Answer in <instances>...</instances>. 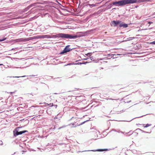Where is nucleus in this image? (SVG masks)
Returning a JSON list of instances; mask_svg holds the SVG:
<instances>
[{
	"label": "nucleus",
	"mask_w": 155,
	"mask_h": 155,
	"mask_svg": "<svg viewBox=\"0 0 155 155\" xmlns=\"http://www.w3.org/2000/svg\"><path fill=\"white\" fill-rule=\"evenodd\" d=\"M51 38H76L78 37V36L76 35H72L68 34H65L63 33H60L57 34L55 35H53L52 36H51Z\"/></svg>",
	"instance_id": "f257e3e1"
},
{
	"label": "nucleus",
	"mask_w": 155,
	"mask_h": 155,
	"mask_svg": "<svg viewBox=\"0 0 155 155\" xmlns=\"http://www.w3.org/2000/svg\"><path fill=\"white\" fill-rule=\"evenodd\" d=\"M137 1H120L113 3V4L116 6H122L127 4L134 3L137 2Z\"/></svg>",
	"instance_id": "f03ea898"
},
{
	"label": "nucleus",
	"mask_w": 155,
	"mask_h": 155,
	"mask_svg": "<svg viewBox=\"0 0 155 155\" xmlns=\"http://www.w3.org/2000/svg\"><path fill=\"white\" fill-rule=\"evenodd\" d=\"M121 23V21H113L111 22V25L115 27L118 24L120 25Z\"/></svg>",
	"instance_id": "7ed1b4c3"
},
{
	"label": "nucleus",
	"mask_w": 155,
	"mask_h": 155,
	"mask_svg": "<svg viewBox=\"0 0 155 155\" xmlns=\"http://www.w3.org/2000/svg\"><path fill=\"white\" fill-rule=\"evenodd\" d=\"M69 46H67L61 52V54H63L64 53H66L69 52L71 50V49L69 48Z\"/></svg>",
	"instance_id": "20e7f679"
},
{
	"label": "nucleus",
	"mask_w": 155,
	"mask_h": 155,
	"mask_svg": "<svg viewBox=\"0 0 155 155\" xmlns=\"http://www.w3.org/2000/svg\"><path fill=\"white\" fill-rule=\"evenodd\" d=\"M27 130H24L23 131H21L20 132H18L17 131L14 134V135L15 136H16L19 135L21 134H22L26 132H27Z\"/></svg>",
	"instance_id": "39448f33"
},
{
	"label": "nucleus",
	"mask_w": 155,
	"mask_h": 155,
	"mask_svg": "<svg viewBox=\"0 0 155 155\" xmlns=\"http://www.w3.org/2000/svg\"><path fill=\"white\" fill-rule=\"evenodd\" d=\"M41 38H50L51 37L50 35H41Z\"/></svg>",
	"instance_id": "423d86ee"
},
{
	"label": "nucleus",
	"mask_w": 155,
	"mask_h": 155,
	"mask_svg": "<svg viewBox=\"0 0 155 155\" xmlns=\"http://www.w3.org/2000/svg\"><path fill=\"white\" fill-rule=\"evenodd\" d=\"M119 26L120 27H123L124 28H127L128 27V25L127 24H123L121 23L119 25Z\"/></svg>",
	"instance_id": "0eeeda50"
},
{
	"label": "nucleus",
	"mask_w": 155,
	"mask_h": 155,
	"mask_svg": "<svg viewBox=\"0 0 155 155\" xmlns=\"http://www.w3.org/2000/svg\"><path fill=\"white\" fill-rule=\"evenodd\" d=\"M143 127L144 128H146L151 126V124H143Z\"/></svg>",
	"instance_id": "6e6552de"
},
{
	"label": "nucleus",
	"mask_w": 155,
	"mask_h": 155,
	"mask_svg": "<svg viewBox=\"0 0 155 155\" xmlns=\"http://www.w3.org/2000/svg\"><path fill=\"white\" fill-rule=\"evenodd\" d=\"M109 150L107 149H98L97 150V151H107Z\"/></svg>",
	"instance_id": "1a4fd4ad"
},
{
	"label": "nucleus",
	"mask_w": 155,
	"mask_h": 155,
	"mask_svg": "<svg viewBox=\"0 0 155 155\" xmlns=\"http://www.w3.org/2000/svg\"><path fill=\"white\" fill-rule=\"evenodd\" d=\"M97 4H95V5H94V4H92V5H91V4H89V6H92L91 7H94V6H97V5H96Z\"/></svg>",
	"instance_id": "9d476101"
},
{
	"label": "nucleus",
	"mask_w": 155,
	"mask_h": 155,
	"mask_svg": "<svg viewBox=\"0 0 155 155\" xmlns=\"http://www.w3.org/2000/svg\"><path fill=\"white\" fill-rule=\"evenodd\" d=\"M41 35L35 37V38H41Z\"/></svg>",
	"instance_id": "9b49d317"
},
{
	"label": "nucleus",
	"mask_w": 155,
	"mask_h": 155,
	"mask_svg": "<svg viewBox=\"0 0 155 155\" xmlns=\"http://www.w3.org/2000/svg\"><path fill=\"white\" fill-rule=\"evenodd\" d=\"M134 38V37H130V38H128L127 39H128V40H132V39H133Z\"/></svg>",
	"instance_id": "f8f14e48"
},
{
	"label": "nucleus",
	"mask_w": 155,
	"mask_h": 155,
	"mask_svg": "<svg viewBox=\"0 0 155 155\" xmlns=\"http://www.w3.org/2000/svg\"><path fill=\"white\" fill-rule=\"evenodd\" d=\"M6 38H5L4 39H0V41H4V40H6Z\"/></svg>",
	"instance_id": "ddd939ff"
},
{
	"label": "nucleus",
	"mask_w": 155,
	"mask_h": 155,
	"mask_svg": "<svg viewBox=\"0 0 155 155\" xmlns=\"http://www.w3.org/2000/svg\"><path fill=\"white\" fill-rule=\"evenodd\" d=\"M91 53H88L87 54H85V55H86V56H90L91 55Z\"/></svg>",
	"instance_id": "4468645a"
},
{
	"label": "nucleus",
	"mask_w": 155,
	"mask_h": 155,
	"mask_svg": "<svg viewBox=\"0 0 155 155\" xmlns=\"http://www.w3.org/2000/svg\"><path fill=\"white\" fill-rule=\"evenodd\" d=\"M150 44H155V41H153L152 42L150 43Z\"/></svg>",
	"instance_id": "2eb2a0df"
},
{
	"label": "nucleus",
	"mask_w": 155,
	"mask_h": 155,
	"mask_svg": "<svg viewBox=\"0 0 155 155\" xmlns=\"http://www.w3.org/2000/svg\"><path fill=\"white\" fill-rule=\"evenodd\" d=\"M148 24H152L153 23V22L152 21H149L148 23Z\"/></svg>",
	"instance_id": "dca6fc26"
},
{
	"label": "nucleus",
	"mask_w": 155,
	"mask_h": 155,
	"mask_svg": "<svg viewBox=\"0 0 155 155\" xmlns=\"http://www.w3.org/2000/svg\"><path fill=\"white\" fill-rule=\"evenodd\" d=\"M48 105H51V106H53V103H52V104L50 103L49 104H48Z\"/></svg>",
	"instance_id": "f3484780"
},
{
	"label": "nucleus",
	"mask_w": 155,
	"mask_h": 155,
	"mask_svg": "<svg viewBox=\"0 0 155 155\" xmlns=\"http://www.w3.org/2000/svg\"><path fill=\"white\" fill-rule=\"evenodd\" d=\"M14 93V92H10V94H12Z\"/></svg>",
	"instance_id": "a211bd4d"
},
{
	"label": "nucleus",
	"mask_w": 155,
	"mask_h": 155,
	"mask_svg": "<svg viewBox=\"0 0 155 155\" xmlns=\"http://www.w3.org/2000/svg\"><path fill=\"white\" fill-rule=\"evenodd\" d=\"M15 78H19V77H15Z\"/></svg>",
	"instance_id": "6ab92c4d"
},
{
	"label": "nucleus",
	"mask_w": 155,
	"mask_h": 155,
	"mask_svg": "<svg viewBox=\"0 0 155 155\" xmlns=\"http://www.w3.org/2000/svg\"><path fill=\"white\" fill-rule=\"evenodd\" d=\"M2 65V64H0V65Z\"/></svg>",
	"instance_id": "aec40b11"
},
{
	"label": "nucleus",
	"mask_w": 155,
	"mask_h": 155,
	"mask_svg": "<svg viewBox=\"0 0 155 155\" xmlns=\"http://www.w3.org/2000/svg\"><path fill=\"white\" fill-rule=\"evenodd\" d=\"M56 2L58 3V1H56Z\"/></svg>",
	"instance_id": "412c9836"
},
{
	"label": "nucleus",
	"mask_w": 155,
	"mask_h": 155,
	"mask_svg": "<svg viewBox=\"0 0 155 155\" xmlns=\"http://www.w3.org/2000/svg\"><path fill=\"white\" fill-rule=\"evenodd\" d=\"M61 127H60V128H59V129H61Z\"/></svg>",
	"instance_id": "4be33fe9"
},
{
	"label": "nucleus",
	"mask_w": 155,
	"mask_h": 155,
	"mask_svg": "<svg viewBox=\"0 0 155 155\" xmlns=\"http://www.w3.org/2000/svg\"><path fill=\"white\" fill-rule=\"evenodd\" d=\"M86 59H84V60H86Z\"/></svg>",
	"instance_id": "5701e85b"
},
{
	"label": "nucleus",
	"mask_w": 155,
	"mask_h": 155,
	"mask_svg": "<svg viewBox=\"0 0 155 155\" xmlns=\"http://www.w3.org/2000/svg\"><path fill=\"white\" fill-rule=\"evenodd\" d=\"M146 29H145V30H146ZM144 30H145V29H144Z\"/></svg>",
	"instance_id": "b1692460"
}]
</instances>
